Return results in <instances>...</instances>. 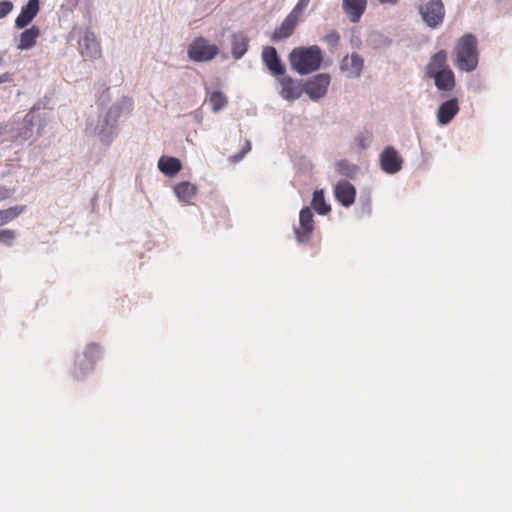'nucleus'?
<instances>
[{"mask_svg": "<svg viewBox=\"0 0 512 512\" xmlns=\"http://www.w3.org/2000/svg\"><path fill=\"white\" fill-rule=\"evenodd\" d=\"M330 84V76L328 74H318L309 79L304 85V92L311 100H318L327 93Z\"/></svg>", "mask_w": 512, "mask_h": 512, "instance_id": "6", "label": "nucleus"}, {"mask_svg": "<svg viewBox=\"0 0 512 512\" xmlns=\"http://www.w3.org/2000/svg\"><path fill=\"white\" fill-rule=\"evenodd\" d=\"M453 62L461 72H472L476 70L479 63V51L477 38L466 33L461 36L453 48Z\"/></svg>", "mask_w": 512, "mask_h": 512, "instance_id": "1", "label": "nucleus"}, {"mask_svg": "<svg viewBox=\"0 0 512 512\" xmlns=\"http://www.w3.org/2000/svg\"><path fill=\"white\" fill-rule=\"evenodd\" d=\"M366 9V0H343V10L351 22L360 20Z\"/></svg>", "mask_w": 512, "mask_h": 512, "instance_id": "18", "label": "nucleus"}, {"mask_svg": "<svg viewBox=\"0 0 512 512\" xmlns=\"http://www.w3.org/2000/svg\"><path fill=\"white\" fill-rule=\"evenodd\" d=\"M13 9V3L5 0L0 2V19L8 15Z\"/></svg>", "mask_w": 512, "mask_h": 512, "instance_id": "32", "label": "nucleus"}, {"mask_svg": "<svg viewBox=\"0 0 512 512\" xmlns=\"http://www.w3.org/2000/svg\"><path fill=\"white\" fill-rule=\"evenodd\" d=\"M208 101H209V104L211 106V109L214 112L220 111L228 103V99H227L226 95L223 92H221V91H214V92H212L210 94V96H209Z\"/></svg>", "mask_w": 512, "mask_h": 512, "instance_id": "26", "label": "nucleus"}, {"mask_svg": "<svg viewBox=\"0 0 512 512\" xmlns=\"http://www.w3.org/2000/svg\"><path fill=\"white\" fill-rule=\"evenodd\" d=\"M40 9L39 0H29L28 3L22 7L20 14L15 20L17 28H24L36 17Z\"/></svg>", "mask_w": 512, "mask_h": 512, "instance_id": "15", "label": "nucleus"}, {"mask_svg": "<svg viewBox=\"0 0 512 512\" xmlns=\"http://www.w3.org/2000/svg\"><path fill=\"white\" fill-rule=\"evenodd\" d=\"M459 112V104L456 98L443 102L437 112V120L441 125L449 124Z\"/></svg>", "mask_w": 512, "mask_h": 512, "instance_id": "16", "label": "nucleus"}, {"mask_svg": "<svg viewBox=\"0 0 512 512\" xmlns=\"http://www.w3.org/2000/svg\"><path fill=\"white\" fill-rule=\"evenodd\" d=\"M382 4H396L398 0H378Z\"/></svg>", "mask_w": 512, "mask_h": 512, "instance_id": "34", "label": "nucleus"}, {"mask_svg": "<svg viewBox=\"0 0 512 512\" xmlns=\"http://www.w3.org/2000/svg\"><path fill=\"white\" fill-rule=\"evenodd\" d=\"M4 198H5L4 196H0V200H1V199H4Z\"/></svg>", "mask_w": 512, "mask_h": 512, "instance_id": "35", "label": "nucleus"}, {"mask_svg": "<svg viewBox=\"0 0 512 512\" xmlns=\"http://www.w3.org/2000/svg\"><path fill=\"white\" fill-rule=\"evenodd\" d=\"M419 13L424 23L432 29L439 27L445 17L442 0H426L419 5Z\"/></svg>", "mask_w": 512, "mask_h": 512, "instance_id": "3", "label": "nucleus"}, {"mask_svg": "<svg viewBox=\"0 0 512 512\" xmlns=\"http://www.w3.org/2000/svg\"><path fill=\"white\" fill-rule=\"evenodd\" d=\"M314 231V215L309 207L301 209L299 214V227L294 229L295 237L299 243L309 242Z\"/></svg>", "mask_w": 512, "mask_h": 512, "instance_id": "5", "label": "nucleus"}, {"mask_svg": "<svg viewBox=\"0 0 512 512\" xmlns=\"http://www.w3.org/2000/svg\"><path fill=\"white\" fill-rule=\"evenodd\" d=\"M251 150V142L245 139L241 151L235 155L229 157V161L233 164L239 162L243 157Z\"/></svg>", "mask_w": 512, "mask_h": 512, "instance_id": "29", "label": "nucleus"}, {"mask_svg": "<svg viewBox=\"0 0 512 512\" xmlns=\"http://www.w3.org/2000/svg\"><path fill=\"white\" fill-rule=\"evenodd\" d=\"M430 79L434 80V84L439 91L450 92L456 86L455 74L450 68L435 74Z\"/></svg>", "mask_w": 512, "mask_h": 512, "instance_id": "17", "label": "nucleus"}, {"mask_svg": "<svg viewBox=\"0 0 512 512\" xmlns=\"http://www.w3.org/2000/svg\"><path fill=\"white\" fill-rule=\"evenodd\" d=\"M279 82L281 85L280 95L288 101L299 99L304 92L303 86L289 76L282 77Z\"/></svg>", "mask_w": 512, "mask_h": 512, "instance_id": "13", "label": "nucleus"}, {"mask_svg": "<svg viewBox=\"0 0 512 512\" xmlns=\"http://www.w3.org/2000/svg\"><path fill=\"white\" fill-rule=\"evenodd\" d=\"M310 0H299L293 10L291 11L292 14L300 17L301 13L306 9V7L309 5Z\"/></svg>", "mask_w": 512, "mask_h": 512, "instance_id": "31", "label": "nucleus"}, {"mask_svg": "<svg viewBox=\"0 0 512 512\" xmlns=\"http://www.w3.org/2000/svg\"><path fill=\"white\" fill-rule=\"evenodd\" d=\"M17 233L12 229H0V243L6 246H12Z\"/></svg>", "mask_w": 512, "mask_h": 512, "instance_id": "28", "label": "nucleus"}, {"mask_svg": "<svg viewBox=\"0 0 512 512\" xmlns=\"http://www.w3.org/2000/svg\"><path fill=\"white\" fill-rule=\"evenodd\" d=\"M25 211V206L17 205L7 209L0 210V226L6 225L15 220Z\"/></svg>", "mask_w": 512, "mask_h": 512, "instance_id": "24", "label": "nucleus"}, {"mask_svg": "<svg viewBox=\"0 0 512 512\" xmlns=\"http://www.w3.org/2000/svg\"><path fill=\"white\" fill-rule=\"evenodd\" d=\"M381 168L390 174H394L401 169L402 159L396 149L386 147L380 155Z\"/></svg>", "mask_w": 512, "mask_h": 512, "instance_id": "8", "label": "nucleus"}, {"mask_svg": "<svg viewBox=\"0 0 512 512\" xmlns=\"http://www.w3.org/2000/svg\"><path fill=\"white\" fill-rule=\"evenodd\" d=\"M262 59L272 75L279 76L285 73V67L281 63L277 51L274 47H264L262 51Z\"/></svg>", "mask_w": 512, "mask_h": 512, "instance_id": "11", "label": "nucleus"}, {"mask_svg": "<svg viewBox=\"0 0 512 512\" xmlns=\"http://www.w3.org/2000/svg\"><path fill=\"white\" fill-rule=\"evenodd\" d=\"M311 205L313 209L320 215H326L331 211L330 205H328L325 201L323 190L314 191Z\"/></svg>", "mask_w": 512, "mask_h": 512, "instance_id": "23", "label": "nucleus"}, {"mask_svg": "<svg viewBox=\"0 0 512 512\" xmlns=\"http://www.w3.org/2000/svg\"><path fill=\"white\" fill-rule=\"evenodd\" d=\"M447 62H448L447 51L444 49L439 50L438 52L434 53L430 57V60L425 67V75L428 78H431L435 74H437L441 71H445L446 69L449 68Z\"/></svg>", "mask_w": 512, "mask_h": 512, "instance_id": "12", "label": "nucleus"}, {"mask_svg": "<svg viewBox=\"0 0 512 512\" xmlns=\"http://www.w3.org/2000/svg\"><path fill=\"white\" fill-rule=\"evenodd\" d=\"M187 53L192 61L208 62L218 55L219 49L204 37H197L188 46Z\"/></svg>", "mask_w": 512, "mask_h": 512, "instance_id": "4", "label": "nucleus"}, {"mask_svg": "<svg viewBox=\"0 0 512 512\" xmlns=\"http://www.w3.org/2000/svg\"><path fill=\"white\" fill-rule=\"evenodd\" d=\"M101 353H102V351H101V348L99 345H97L95 343H91V344L87 345V347L84 351V356L90 363V367H89L90 370H92L93 364L100 358Z\"/></svg>", "mask_w": 512, "mask_h": 512, "instance_id": "27", "label": "nucleus"}, {"mask_svg": "<svg viewBox=\"0 0 512 512\" xmlns=\"http://www.w3.org/2000/svg\"><path fill=\"white\" fill-rule=\"evenodd\" d=\"M299 18L291 12L286 16L281 25L275 29L271 36L273 42H279L290 37L298 24Z\"/></svg>", "mask_w": 512, "mask_h": 512, "instance_id": "14", "label": "nucleus"}, {"mask_svg": "<svg viewBox=\"0 0 512 512\" xmlns=\"http://www.w3.org/2000/svg\"><path fill=\"white\" fill-rule=\"evenodd\" d=\"M335 170L338 174L352 179L356 176L359 168L357 165L344 159L336 162Z\"/></svg>", "mask_w": 512, "mask_h": 512, "instance_id": "25", "label": "nucleus"}, {"mask_svg": "<svg viewBox=\"0 0 512 512\" xmlns=\"http://www.w3.org/2000/svg\"><path fill=\"white\" fill-rule=\"evenodd\" d=\"M158 168L164 175L173 177L182 169V164L178 158L163 156L158 161Z\"/></svg>", "mask_w": 512, "mask_h": 512, "instance_id": "20", "label": "nucleus"}, {"mask_svg": "<svg viewBox=\"0 0 512 512\" xmlns=\"http://www.w3.org/2000/svg\"><path fill=\"white\" fill-rule=\"evenodd\" d=\"M10 81H12V76L10 73H4L0 76V84Z\"/></svg>", "mask_w": 512, "mask_h": 512, "instance_id": "33", "label": "nucleus"}, {"mask_svg": "<svg viewBox=\"0 0 512 512\" xmlns=\"http://www.w3.org/2000/svg\"><path fill=\"white\" fill-rule=\"evenodd\" d=\"M289 60L291 67L299 74L304 75L316 71L323 60L322 51L318 46L294 48Z\"/></svg>", "mask_w": 512, "mask_h": 512, "instance_id": "2", "label": "nucleus"}, {"mask_svg": "<svg viewBox=\"0 0 512 512\" xmlns=\"http://www.w3.org/2000/svg\"><path fill=\"white\" fill-rule=\"evenodd\" d=\"M249 39L242 33H234L231 36V53L234 59H241L248 50Z\"/></svg>", "mask_w": 512, "mask_h": 512, "instance_id": "19", "label": "nucleus"}, {"mask_svg": "<svg viewBox=\"0 0 512 512\" xmlns=\"http://www.w3.org/2000/svg\"><path fill=\"white\" fill-rule=\"evenodd\" d=\"M334 195L341 205L349 207L355 202L356 189L350 182L341 180L334 187Z\"/></svg>", "mask_w": 512, "mask_h": 512, "instance_id": "9", "label": "nucleus"}, {"mask_svg": "<svg viewBox=\"0 0 512 512\" xmlns=\"http://www.w3.org/2000/svg\"><path fill=\"white\" fill-rule=\"evenodd\" d=\"M81 55L85 59L94 60L101 56V46L93 32L87 31L79 41Z\"/></svg>", "mask_w": 512, "mask_h": 512, "instance_id": "7", "label": "nucleus"}, {"mask_svg": "<svg viewBox=\"0 0 512 512\" xmlns=\"http://www.w3.org/2000/svg\"><path fill=\"white\" fill-rule=\"evenodd\" d=\"M174 192L178 199L183 202H189L197 192V187L187 181H183L174 186Z\"/></svg>", "mask_w": 512, "mask_h": 512, "instance_id": "22", "label": "nucleus"}, {"mask_svg": "<svg viewBox=\"0 0 512 512\" xmlns=\"http://www.w3.org/2000/svg\"><path fill=\"white\" fill-rule=\"evenodd\" d=\"M364 60L357 53L345 56L340 64L342 72L349 78L359 77L363 70Z\"/></svg>", "mask_w": 512, "mask_h": 512, "instance_id": "10", "label": "nucleus"}, {"mask_svg": "<svg viewBox=\"0 0 512 512\" xmlns=\"http://www.w3.org/2000/svg\"><path fill=\"white\" fill-rule=\"evenodd\" d=\"M40 36V29L36 26H32L31 28H28L24 30L20 34L19 43L17 45V48L20 50H28L32 48Z\"/></svg>", "mask_w": 512, "mask_h": 512, "instance_id": "21", "label": "nucleus"}, {"mask_svg": "<svg viewBox=\"0 0 512 512\" xmlns=\"http://www.w3.org/2000/svg\"><path fill=\"white\" fill-rule=\"evenodd\" d=\"M371 139V134L368 132L360 133L355 137V142L357 146L361 149H365L368 146V143Z\"/></svg>", "mask_w": 512, "mask_h": 512, "instance_id": "30", "label": "nucleus"}]
</instances>
